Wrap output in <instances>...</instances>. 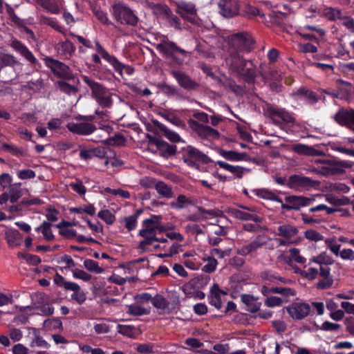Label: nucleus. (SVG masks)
Wrapping results in <instances>:
<instances>
[{"instance_id":"obj_10","label":"nucleus","mask_w":354,"mask_h":354,"mask_svg":"<svg viewBox=\"0 0 354 354\" xmlns=\"http://www.w3.org/2000/svg\"><path fill=\"white\" fill-rule=\"evenodd\" d=\"M248 62L236 51H230L229 56L225 59V63L229 70L236 75L248 66Z\"/></svg>"},{"instance_id":"obj_53","label":"nucleus","mask_w":354,"mask_h":354,"mask_svg":"<svg viewBox=\"0 0 354 354\" xmlns=\"http://www.w3.org/2000/svg\"><path fill=\"white\" fill-rule=\"evenodd\" d=\"M7 6V13L9 16L10 19L17 26H24V21L21 19H20L15 12L13 8L10 7L8 4Z\"/></svg>"},{"instance_id":"obj_30","label":"nucleus","mask_w":354,"mask_h":354,"mask_svg":"<svg viewBox=\"0 0 354 354\" xmlns=\"http://www.w3.org/2000/svg\"><path fill=\"white\" fill-rule=\"evenodd\" d=\"M100 55L103 59L110 63L115 71L119 73V75L122 77V71L124 64H122L115 57L111 55L106 50L102 52Z\"/></svg>"},{"instance_id":"obj_39","label":"nucleus","mask_w":354,"mask_h":354,"mask_svg":"<svg viewBox=\"0 0 354 354\" xmlns=\"http://www.w3.org/2000/svg\"><path fill=\"white\" fill-rule=\"evenodd\" d=\"M192 201L188 198L185 195L180 194L178 196L176 201H172L170 203V206L172 208L176 209H181L185 208L188 205H192Z\"/></svg>"},{"instance_id":"obj_21","label":"nucleus","mask_w":354,"mask_h":354,"mask_svg":"<svg viewBox=\"0 0 354 354\" xmlns=\"http://www.w3.org/2000/svg\"><path fill=\"white\" fill-rule=\"evenodd\" d=\"M292 151L295 153L308 156H320L324 154L322 151L317 150L313 147L304 144H295L292 145Z\"/></svg>"},{"instance_id":"obj_2","label":"nucleus","mask_w":354,"mask_h":354,"mask_svg":"<svg viewBox=\"0 0 354 354\" xmlns=\"http://www.w3.org/2000/svg\"><path fill=\"white\" fill-rule=\"evenodd\" d=\"M112 13L115 19L120 24L135 26L138 18L133 12L124 4L115 3L112 6Z\"/></svg>"},{"instance_id":"obj_12","label":"nucleus","mask_w":354,"mask_h":354,"mask_svg":"<svg viewBox=\"0 0 354 354\" xmlns=\"http://www.w3.org/2000/svg\"><path fill=\"white\" fill-rule=\"evenodd\" d=\"M171 73L180 86L187 91H195L199 87L198 82L183 71H171Z\"/></svg>"},{"instance_id":"obj_24","label":"nucleus","mask_w":354,"mask_h":354,"mask_svg":"<svg viewBox=\"0 0 354 354\" xmlns=\"http://www.w3.org/2000/svg\"><path fill=\"white\" fill-rule=\"evenodd\" d=\"M299 230L297 227L290 224L278 226L277 232H274L276 236H281L288 240L297 236Z\"/></svg>"},{"instance_id":"obj_44","label":"nucleus","mask_w":354,"mask_h":354,"mask_svg":"<svg viewBox=\"0 0 354 354\" xmlns=\"http://www.w3.org/2000/svg\"><path fill=\"white\" fill-rule=\"evenodd\" d=\"M57 85L59 89L66 94H75L77 92L76 86L69 84L64 81H57Z\"/></svg>"},{"instance_id":"obj_45","label":"nucleus","mask_w":354,"mask_h":354,"mask_svg":"<svg viewBox=\"0 0 354 354\" xmlns=\"http://www.w3.org/2000/svg\"><path fill=\"white\" fill-rule=\"evenodd\" d=\"M97 216L106 224L112 225L115 221V216L109 209H103L98 212Z\"/></svg>"},{"instance_id":"obj_49","label":"nucleus","mask_w":354,"mask_h":354,"mask_svg":"<svg viewBox=\"0 0 354 354\" xmlns=\"http://www.w3.org/2000/svg\"><path fill=\"white\" fill-rule=\"evenodd\" d=\"M93 12L96 17V18L102 24L105 25H111L112 24L111 21H109L107 14L102 11L100 8H97L95 7L93 9Z\"/></svg>"},{"instance_id":"obj_31","label":"nucleus","mask_w":354,"mask_h":354,"mask_svg":"<svg viewBox=\"0 0 354 354\" xmlns=\"http://www.w3.org/2000/svg\"><path fill=\"white\" fill-rule=\"evenodd\" d=\"M153 123L156 127L164 133L165 136L171 142H178L180 140V136L176 133L168 129L165 124L158 120H153Z\"/></svg>"},{"instance_id":"obj_19","label":"nucleus","mask_w":354,"mask_h":354,"mask_svg":"<svg viewBox=\"0 0 354 354\" xmlns=\"http://www.w3.org/2000/svg\"><path fill=\"white\" fill-rule=\"evenodd\" d=\"M319 277L321 279L315 284L317 289L325 290L330 288L333 283V277L330 274V268L324 266L319 270Z\"/></svg>"},{"instance_id":"obj_61","label":"nucleus","mask_w":354,"mask_h":354,"mask_svg":"<svg viewBox=\"0 0 354 354\" xmlns=\"http://www.w3.org/2000/svg\"><path fill=\"white\" fill-rule=\"evenodd\" d=\"M17 175L21 180L32 179L35 177V172L32 169H22L17 171Z\"/></svg>"},{"instance_id":"obj_58","label":"nucleus","mask_w":354,"mask_h":354,"mask_svg":"<svg viewBox=\"0 0 354 354\" xmlns=\"http://www.w3.org/2000/svg\"><path fill=\"white\" fill-rule=\"evenodd\" d=\"M144 229L141 230L139 232V235L140 236H156V230H159L158 226H153V225H143Z\"/></svg>"},{"instance_id":"obj_7","label":"nucleus","mask_w":354,"mask_h":354,"mask_svg":"<svg viewBox=\"0 0 354 354\" xmlns=\"http://www.w3.org/2000/svg\"><path fill=\"white\" fill-rule=\"evenodd\" d=\"M320 182L313 180L308 177L301 176L299 175H291L287 182L286 185L294 189H310L318 187Z\"/></svg>"},{"instance_id":"obj_15","label":"nucleus","mask_w":354,"mask_h":354,"mask_svg":"<svg viewBox=\"0 0 354 354\" xmlns=\"http://www.w3.org/2000/svg\"><path fill=\"white\" fill-rule=\"evenodd\" d=\"M241 207L251 212H246L237 209H232L231 213L234 217L241 221H252L256 223H262L263 220V218L254 213H252L254 212V209L253 207H248L245 206H241Z\"/></svg>"},{"instance_id":"obj_29","label":"nucleus","mask_w":354,"mask_h":354,"mask_svg":"<svg viewBox=\"0 0 354 354\" xmlns=\"http://www.w3.org/2000/svg\"><path fill=\"white\" fill-rule=\"evenodd\" d=\"M100 55L103 59L110 63L115 71L119 73V75L122 77V71L124 64H122L115 57L111 55L106 50L102 52Z\"/></svg>"},{"instance_id":"obj_3","label":"nucleus","mask_w":354,"mask_h":354,"mask_svg":"<svg viewBox=\"0 0 354 354\" xmlns=\"http://www.w3.org/2000/svg\"><path fill=\"white\" fill-rule=\"evenodd\" d=\"M230 51H250L254 44L251 35L247 32H237L229 37Z\"/></svg>"},{"instance_id":"obj_1","label":"nucleus","mask_w":354,"mask_h":354,"mask_svg":"<svg viewBox=\"0 0 354 354\" xmlns=\"http://www.w3.org/2000/svg\"><path fill=\"white\" fill-rule=\"evenodd\" d=\"M82 79L84 82L91 88L92 97L100 106L110 108L112 106L111 93L108 88L88 76H83Z\"/></svg>"},{"instance_id":"obj_41","label":"nucleus","mask_w":354,"mask_h":354,"mask_svg":"<svg viewBox=\"0 0 354 354\" xmlns=\"http://www.w3.org/2000/svg\"><path fill=\"white\" fill-rule=\"evenodd\" d=\"M6 240L11 247H15L21 244V237L17 230L6 233Z\"/></svg>"},{"instance_id":"obj_32","label":"nucleus","mask_w":354,"mask_h":354,"mask_svg":"<svg viewBox=\"0 0 354 354\" xmlns=\"http://www.w3.org/2000/svg\"><path fill=\"white\" fill-rule=\"evenodd\" d=\"M177 6L176 12L182 17H186V15H196V10L193 3L181 1L177 4Z\"/></svg>"},{"instance_id":"obj_33","label":"nucleus","mask_w":354,"mask_h":354,"mask_svg":"<svg viewBox=\"0 0 354 354\" xmlns=\"http://www.w3.org/2000/svg\"><path fill=\"white\" fill-rule=\"evenodd\" d=\"M332 175L341 174L345 171V168H351L352 164L349 161H335L329 160Z\"/></svg>"},{"instance_id":"obj_37","label":"nucleus","mask_w":354,"mask_h":354,"mask_svg":"<svg viewBox=\"0 0 354 354\" xmlns=\"http://www.w3.org/2000/svg\"><path fill=\"white\" fill-rule=\"evenodd\" d=\"M156 192L162 197L171 198L174 196L171 187L162 181H158L154 186Z\"/></svg>"},{"instance_id":"obj_13","label":"nucleus","mask_w":354,"mask_h":354,"mask_svg":"<svg viewBox=\"0 0 354 354\" xmlns=\"http://www.w3.org/2000/svg\"><path fill=\"white\" fill-rule=\"evenodd\" d=\"M9 46L20 53L21 56L24 57L31 64H37L38 61L32 52L21 41L12 38L10 41Z\"/></svg>"},{"instance_id":"obj_4","label":"nucleus","mask_w":354,"mask_h":354,"mask_svg":"<svg viewBox=\"0 0 354 354\" xmlns=\"http://www.w3.org/2000/svg\"><path fill=\"white\" fill-rule=\"evenodd\" d=\"M155 47L164 56L176 59L178 63H182V62L178 61L175 56L176 53H178L183 55H186L189 53L185 50L178 47L175 42L169 41L165 35L161 37L160 42L156 44Z\"/></svg>"},{"instance_id":"obj_59","label":"nucleus","mask_w":354,"mask_h":354,"mask_svg":"<svg viewBox=\"0 0 354 354\" xmlns=\"http://www.w3.org/2000/svg\"><path fill=\"white\" fill-rule=\"evenodd\" d=\"M40 23L42 24L48 25L53 28H54L56 30H58L59 32L62 31V28L58 25L57 21H55L54 19L46 17V16H41L40 17Z\"/></svg>"},{"instance_id":"obj_28","label":"nucleus","mask_w":354,"mask_h":354,"mask_svg":"<svg viewBox=\"0 0 354 354\" xmlns=\"http://www.w3.org/2000/svg\"><path fill=\"white\" fill-rule=\"evenodd\" d=\"M241 301L246 305L247 310L250 313H257L259 310L261 306V302L250 295L244 294L241 296Z\"/></svg>"},{"instance_id":"obj_26","label":"nucleus","mask_w":354,"mask_h":354,"mask_svg":"<svg viewBox=\"0 0 354 354\" xmlns=\"http://www.w3.org/2000/svg\"><path fill=\"white\" fill-rule=\"evenodd\" d=\"M222 84L225 88L229 89L236 95L243 96L245 93V86L237 84L232 78L225 77Z\"/></svg>"},{"instance_id":"obj_27","label":"nucleus","mask_w":354,"mask_h":354,"mask_svg":"<svg viewBox=\"0 0 354 354\" xmlns=\"http://www.w3.org/2000/svg\"><path fill=\"white\" fill-rule=\"evenodd\" d=\"M151 304L153 307L162 311L159 314L171 313V310H169V301L162 295L156 294L153 297Z\"/></svg>"},{"instance_id":"obj_42","label":"nucleus","mask_w":354,"mask_h":354,"mask_svg":"<svg viewBox=\"0 0 354 354\" xmlns=\"http://www.w3.org/2000/svg\"><path fill=\"white\" fill-rule=\"evenodd\" d=\"M158 88L168 97L179 96L178 89L174 86L169 85L166 83H161L158 85Z\"/></svg>"},{"instance_id":"obj_20","label":"nucleus","mask_w":354,"mask_h":354,"mask_svg":"<svg viewBox=\"0 0 354 354\" xmlns=\"http://www.w3.org/2000/svg\"><path fill=\"white\" fill-rule=\"evenodd\" d=\"M334 120L342 126H349L354 124V109H340L335 115Z\"/></svg>"},{"instance_id":"obj_60","label":"nucleus","mask_w":354,"mask_h":354,"mask_svg":"<svg viewBox=\"0 0 354 354\" xmlns=\"http://www.w3.org/2000/svg\"><path fill=\"white\" fill-rule=\"evenodd\" d=\"M283 304V300L280 297L275 296L268 297L265 301V304L268 307L273 308L280 306Z\"/></svg>"},{"instance_id":"obj_51","label":"nucleus","mask_w":354,"mask_h":354,"mask_svg":"<svg viewBox=\"0 0 354 354\" xmlns=\"http://www.w3.org/2000/svg\"><path fill=\"white\" fill-rule=\"evenodd\" d=\"M125 142V139L122 134H116L106 140L105 143L111 146H121Z\"/></svg>"},{"instance_id":"obj_38","label":"nucleus","mask_w":354,"mask_h":354,"mask_svg":"<svg viewBox=\"0 0 354 354\" xmlns=\"http://www.w3.org/2000/svg\"><path fill=\"white\" fill-rule=\"evenodd\" d=\"M142 212V209H138L134 214L127 216L124 218V226L129 231H131L136 228L138 218Z\"/></svg>"},{"instance_id":"obj_14","label":"nucleus","mask_w":354,"mask_h":354,"mask_svg":"<svg viewBox=\"0 0 354 354\" xmlns=\"http://www.w3.org/2000/svg\"><path fill=\"white\" fill-rule=\"evenodd\" d=\"M286 310L293 319H301L309 314L310 307L306 303H295L286 307Z\"/></svg>"},{"instance_id":"obj_52","label":"nucleus","mask_w":354,"mask_h":354,"mask_svg":"<svg viewBox=\"0 0 354 354\" xmlns=\"http://www.w3.org/2000/svg\"><path fill=\"white\" fill-rule=\"evenodd\" d=\"M272 291L273 293L279 294L285 297L295 296L296 295L295 290L290 288L276 286L272 287Z\"/></svg>"},{"instance_id":"obj_50","label":"nucleus","mask_w":354,"mask_h":354,"mask_svg":"<svg viewBox=\"0 0 354 354\" xmlns=\"http://www.w3.org/2000/svg\"><path fill=\"white\" fill-rule=\"evenodd\" d=\"M42 227L41 233L44 239L47 241L53 240L55 236L51 230L52 224L50 222L44 221L42 223Z\"/></svg>"},{"instance_id":"obj_36","label":"nucleus","mask_w":354,"mask_h":354,"mask_svg":"<svg viewBox=\"0 0 354 354\" xmlns=\"http://www.w3.org/2000/svg\"><path fill=\"white\" fill-rule=\"evenodd\" d=\"M38 4L52 14H58L59 5L56 0H37Z\"/></svg>"},{"instance_id":"obj_48","label":"nucleus","mask_w":354,"mask_h":354,"mask_svg":"<svg viewBox=\"0 0 354 354\" xmlns=\"http://www.w3.org/2000/svg\"><path fill=\"white\" fill-rule=\"evenodd\" d=\"M266 244V237L264 235H258L250 243L249 246L252 252Z\"/></svg>"},{"instance_id":"obj_46","label":"nucleus","mask_w":354,"mask_h":354,"mask_svg":"<svg viewBox=\"0 0 354 354\" xmlns=\"http://www.w3.org/2000/svg\"><path fill=\"white\" fill-rule=\"evenodd\" d=\"M339 94L342 96L341 100L350 101L352 95H354V86L348 84V87H339L338 88Z\"/></svg>"},{"instance_id":"obj_34","label":"nucleus","mask_w":354,"mask_h":354,"mask_svg":"<svg viewBox=\"0 0 354 354\" xmlns=\"http://www.w3.org/2000/svg\"><path fill=\"white\" fill-rule=\"evenodd\" d=\"M219 154L225 159L231 161H241L243 160L244 158H246L245 152L239 153L232 150L225 151L221 149L219 151Z\"/></svg>"},{"instance_id":"obj_9","label":"nucleus","mask_w":354,"mask_h":354,"mask_svg":"<svg viewBox=\"0 0 354 354\" xmlns=\"http://www.w3.org/2000/svg\"><path fill=\"white\" fill-rule=\"evenodd\" d=\"M147 138L149 140V144L156 146L161 156L164 158H169L176 154V145H169L165 140L149 134H147Z\"/></svg>"},{"instance_id":"obj_5","label":"nucleus","mask_w":354,"mask_h":354,"mask_svg":"<svg viewBox=\"0 0 354 354\" xmlns=\"http://www.w3.org/2000/svg\"><path fill=\"white\" fill-rule=\"evenodd\" d=\"M46 65L50 68L53 74L62 79L72 80L74 76L68 66L50 57L44 59Z\"/></svg>"},{"instance_id":"obj_54","label":"nucleus","mask_w":354,"mask_h":354,"mask_svg":"<svg viewBox=\"0 0 354 354\" xmlns=\"http://www.w3.org/2000/svg\"><path fill=\"white\" fill-rule=\"evenodd\" d=\"M325 15L329 20L332 21L342 18L341 10L335 8H327L325 10Z\"/></svg>"},{"instance_id":"obj_35","label":"nucleus","mask_w":354,"mask_h":354,"mask_svg":"<svg viewBox=\"0 0 354 354\" xmlns=\"http://www.w3.org/2000/svg\"><path fill=\"white\" fill-rule=\"evenodd\" d=\"M57 50L61 55L71 57L75 50V47L70 41H65L57 44Z\"/></svg>"},{"instance_id":"obj_57","label":"nucleus","mask_w":354,"mask_h":354,"mask_svg":"<svg viewBox=\"0 0 354 354\" xmlns=\"http://www.w3.org/2000/svg\"><path fill=\"white\" fill-rule=\"evenodd\" d=\"M304 236L306 239L313 241H319L324 239V236L314 230H306L304 232Z\"/></svg>"},{"instance_id":"obj_43","label":"nucleus","mask_w":354,"mask_h":354,"mask_svg":"<svg viewBox=\"0 0 354 354\" xmlns=\"http://www.w3.org/2000/svg\"><path fill=\"white\" fill-rule=\"evenodd\" d=\"M84 266L88 271L95 272L97 274H100L104 272V269L99 266L98 263L92 259H88L84 260Z\"/></svg>"},{"instance_id":"obj_55","label":"nucleus","mask_w":354,"mask_h":354,"mask_svg":"<svg viewBox=\"0 0 354 354\" xmlns=\"http://www.w3.org/2000/svg\"><path fill=\"white\" fill-rule=\"evenodd\" d=\"M169 310H171V313L176 310L178 306L180 305V297L178 292L175 291H172L169 295Z\"/></svg>"},{"instance_id":"obj_18","label":"nucleus","mask_w":354,"mask_h":354,"mask_svg":"<svg viewBox=\"0 0 354 354\" xmlns=\"http://www.w3.org/2000/svg\"><path fill=\"white\" fill-rule=\"evenodd\" d=\"M291 95L295 99L305 100L309 104H315L319 100V97L315 92L306 87H300Z\"/></svg>"},{"instance_id":"obj_16","label":"nucleus","mask_w":354,"mask_h":354,"mask_svg":"<svg viewBox=\"0 0 354 354\" xmlns=\"http://www.w3.org/2000/svg\"><path fill=\"white\" fill-rule=\"evenodd\" d=\"M66 128L72 133L78 135L87 136L93 133L96 130V127L89 122H68L66 124Z\"/></svg>"},{"instance_id":"obj_17","label":"nucleus","mask_w":354,"mask_h":354,"mask_svg":"<svg viewBox=\"0 0 354 354\" xmlns=\"http://www.w3.org/2000/svg\"><path fill=\"white\" fill-rule=\"evenodd\" d=\"M260 277L270 283L280 285V284H291L293 281L286 279L278 274L277 272L271 270H264L260 273Z\"/></svg>"},{"instance_id":"obj_47","label":"nucleus","mask_w":354,"mask_h":354,"mask_svg":"<svg viewBox=\"0 0 354 354\" xmlns=\"http://www.w3.org/2000/svg\"><path fill=\"white\" fill-rule=\"evenodd\" d=\"M127 313L133 316H141L149 314V310L137 305H130L128 306Z\"/></svg>"},{"instance_id":"obj_22","label":"nucleus","mask_w":354,"mask_h":354,"mask_svg":"<svg viewBox=\"0 0 354 354\" xmlns=\"http://www.w3.org/2000/svg\"><path fill=\"white\" fill-rule=\"evenodd\" d=\"M221 294L226 295V292L221 290L217 283H214L210 289V295L208 296V298L209 304L217 309H220L222 307Z\"/></svg>"},{"instance_id":"obj_23","label":"nucleus","mask_w":354,"mask_h":354,"mask_svg":"<svg viewBox=\"0 0 354 354\" xmlns=\"http://www.w3.org/2000/svg\"><path fill=\"white\" fill-rule=\"evenodd\" d=\"M157 8L160 13L167 17L171 26L174 27L176 29H181L180 18L172 15L171 9L167 6L158 4Z\"/></svg>"},{"instance_id":"obj_64","label":"nucleus","mask_w":354,"mask_h":354,"mask_svg":"<svg viewBox=\"0 0 354 354\" xmlns=\"http://www.w3.org/2000/svg\"><path fill=\"white\" fill-rule=\"evenodd\" d=\"M106 192L114 196H120L123 198H129L131 196L130 193L128 191L123 190L122 189H111L107 187L106 189Z\"/></svg>"},{"instance_id":"obj_56","label":"nucleus","mask_w":354,"mask_h":354,"mask_svg":"<svg viewBox=\"0 0 354 354\" xmlns=\"http://www.w3.org/2000/svg\"><path fill=\"white\" fill-rule=\"evenodd\" d=\"M207 263L203 267L202 270L206 273H211L216 270L218 263L216 259L212 257H207Z\"/></svg>"},{"instance_id":"obj_8","label":"nucleus","mask_w":354,"mask_h":354,"mask_svg":"<svg viewBox=\"0 0 354 354\" xmlns=\"http://www.w3.org/2000/svg\"><path fill=\"white\" fill-rule=\"evenodd\" d=\"M188 124L189 127L202 139L213 140L219 138L218 131L209 126L201 124L192 119L189 120Z\"/></svg>"},{"instance_id":"obj_11","label":"nucleus","mask_w":354,"mask_h":354,"mask_svg":"<svg viewBox=\"0 0 354 354\" xmlns=\"http://www.w3.org/2000/svg\"><path fill=\"white\" fill-rule=\"evenodd\" d=\"M219 13L225 18H232L239 15L240 6L237 0H219Z\"/></svg>"},{"instance_id":"obj_62","label":"nucleus","mask_w":354,"mask_h":354,"mask_svg":"<svg viewBox=\"0 0 354 354\" xmlns=\"http://www.w3.org/2000/svg\"><path fill=\"white\" fill-rule=\"evenodd\" d=\"M325 242L327 247L330 250V251L336 256H338L340 252L339 249L341 245L339 244H337L334 239H326Z\"/></svg>"},{"instance_id":"obj_63","label":"nucleus","mask_w":354,"mask_h":354,"mask_svg":"<svg viewBox=\"0 0 354 354\" xmlns=\"http://www.w3.org/2000/svg\"><path fill=\"white\" fill-rule=\"evenodd\" d=\"M118 332L120 334H122L129 337H131L133 335V326L118 324Z\"/></svg>"},{"instance_id":"obj_40","label":"nucleus","mask_w":354,"mask_h":354,"mask_svg":"<svg viewBox=\"0 0 354 354\" xmlns=\"http://www.w3.org/2000/svg\"><path fill=\"white\" fill-rule=\"evenodd\" d=\"M313 261L319 264V270L324 268V266L329 267V265H332L334 263L333 258L326 254V252H322L317 257H314Z\"/></svg>"},{"instance_id":"obj_25","label":"nucleus","mask_w":354,"mask_h":354,"mask_svg":"<svg viewBox=\"0 0 354 354\" xmlns=\"http://www.w3.org/2000/svg\"><path fill=\"white\" fill-rule=\"evenodd\" d=\"M248 66L243 68V71L239 73L237 76L243 78L248 84H254L257 77L255 68L252 62L248 61Z\"/></svg>"},{"instance_id":"obj_6","label":"nucleus","mask_w":354,"mask_h":354,"mask_svg":"<svg viewBox=\"0 0 354 354\" xmlns=\"http://www.w3.org/2000/svg\"><path fill=\"white\" fill-rule=\"evenodd\" d=\"M182 159L184 162L190 167H194L196 161L205 164L212 162V160L207 155L192 146H187L183 149Z\"/></svg>"}]
</instances>
